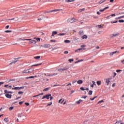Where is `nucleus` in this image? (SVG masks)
I'll return each mask as SVG.
<instances>
[{
  "label": "nucleus",
  "instance_id": "f257e3e1",
  "mask_svg": "<svg viewBox=\"0 0 124 124\" xmlns=\"http://www.w3.org/2000/svg\"><path fill=\"white\" fill-rule=\"evenodd\" d=\"M119 35H120V33L116 32L114 34H111L110 35V38H114V37H117V36H119Z\"/></svg>",
  "mask_w": 124,
  "mask_h": 124
},
{
  "label": "nucleus",
  "instance_id": "f03ea898",
  "mask_svg": "<svg viewBox=\"0 0 124 124\" xmlns=\"http://www.w3.org/2000/svg\"><path fill=\"white\" fill-rule=\"evenodd\" d=\"M41 46H42L43 48H50L51 47V45L49 44H46L41 45Z\"/></svg>",
  "mask_w": 124,
  "mask_h": 124
},
{
  "label": "nucleus",
  "instance_id": "7ed1b4c3",
  "mask_svg": "<svg viewBox=\"0 0 124 124\" xmlns=\"http://www.w3.org/2000/svg\"><path fill=\"white\" fill-rule=\"evenodd\" d=\"M67 69H68V67H64V68L59 69L58 71H59L60 72H62V71H64V70H67Z\"/></svg>",
  "mask_w": 124,
  "mask_h": 124
},
{
  "label": "nucleus",
  "instance_id": "20e7f679",
  "mask_svg": "<svg viewBox=\"0 0 124 124\" xmlns=\"http://www.w3.org/2000/svg\"><path fill=\"white\" fill-rule=\"evenodd\" d=\"M46 76H48V77H53V76H56V75H58L57 73H55L53 74H47Z\"/></svg>",
  "mask_w": 124,
  "mask_h": 124
},
{
  "label": "nucleus",
  "instance_id": "39448f33",
  "mask_svg": "<svg viewBox=\"0 0 124 124\" xmlns=\"http://www.w3.org/2000/svg\"><path fill=\"white\" fill-rule=\"evenodd\" d=\"M61 10H62V9H56L55 10H51V11H46L44 12V13H51V12H54V11H61Z\"/></svg>",
  "mask_w": 124,
  "mask_h": 124
},
{
  "label": "nucleus",
  "instance_id": "423d86ee",
  "mask_svg": "<svg viewBox=\"0 0 124 124\" xmlns=\"http://www.w3.org/2000/svg\"><path fill=\"white\" fill-rule=\"evenodd\" d=\"M68 21L69 23H74V22H76L77 19H75L74 18H69Z\"/></svg>",
  "mask_w": 124,
  "mask_h": 124
},
{
  "label": "nucleus",
  "instance_id": "0eeeda50",
  "mask_svg": "<svg viewBox=\"0 0 124 124\" xmlns=\"http://www.w3.org/2000/svg\"><path fill=\"white\" fill-rule=\"evenodd\" d=\"M118 53L119 54V53H120V51H114V52H111L109 55L110 56H113L114 54H116V53Z\"/></svg>",
  "mask_w": 124,
  "mask_h": 124
},
{
  "label": "nucleus",
  "instance_id": "6e6552de",
  "mask_svg": "<svg viewBox=\"0 0 124 124\" xmlns=\"http://www.w3.org/2000/svg\"><path fill=\"white\" fill-rule=\"evenodd\" d=\"M29 42L30 43H31L32 44H36V41L35 40H31H31H29Z\"/></svg>",
  "mask_w": 124,
  "mask_h": 124
},
{
  "label": "nucleus",
  "instance_id": "1a4fd4ad",
  "mask_svg": "<svg viewBox=\"0 0 124 124\" xmlns=\"http://www.w3.org/2000/svg\"><path fill=\"white\" fill-rule=\"evenodd\" d=\"M5 96L7 97V98H11L12 95L7 93L5 94Z\"/></svg>",
  "mask_w": 124,
  "mask_h": 124
},
{
  "label": "nucleus",
  "instance_id": "9d476101",
  "mask_svg": "<svg viewBox=\"0 0 124 124\" xmlns=\"http://www.w3.org/2000/svg\"><path fill=\"white\" fill-rule=\"evenodd\" d=\"M57 33L58 32H57L56 31H52L51 36H55V35H56V34H57Z\"/></svg>",
  "mask_w": 124,
  "mask_h": 124
},
{
  "label": "nucleus",
  "instance_id": "9b49d317",
  "mask_svg": "<svg viewBox=\"0 0 124 124\" xmlns=\"http://www.w3.org/2000/svg\"><path fill=\"white\" fill-rule=\"evenodd\" d=\"M82 50H86V48H79L78 49L76 50L75 52H79V51H81Z\"/></svg>",
  "mask_w": 124,
  "mask_h": 124
},
{
  "label": "nucleus",
  "instance_id": "f8f14e48",
  "mask_svg": "<svg viewBox=\"0 0 124 124\" xmlns=\"http://www.w3.org/2000/svg\"><path fill=\"white\" fill-rule=\"evenodd\" d=\"M30 69L25 70L22 71V73H30Z\"/></svg>",
  "mask_w": 124,
  "mask_h": 124
},
{
  "label": "nucleus",
  "instance_id": "ddd939ff",
  "mask_svg": "<svg viewBox=\"0 0 124 124\" xmlns=\"http://www.w3.org/2000/svg\"><path fill=\"white\" fill-rule=\"evenodd\" d=\"M81 38L82 39H87V38H88V36H87V35H84L81 36Z\"/></svg>",
  "mask_w": 124,
  "mask_h": 124
},
{
  "label": "nucleus",
  "instance_id": "4468645a",
  "mask_svg": "<svg viewBox=\"0 0 124 124\" xmlns=\"http://www.w3.org/2000/svg\"><path fill=\"white\" fill-rule=\"evenodd\" d=\"M19 40H23V41H25L26 40H31V39H22V38H19Z\"/></svg>",
  "mask_w": 124,
  "mask_h": 124
},
{
  "label": "nucleus",
  "instance_id": "2eb2a0df",
  "mask_svg": "<svg viewBox=\"0 0 124 124\" xmlns=\"http://www.w3.org/2000/svg\"><path fill=\"white\" fill-rule=\"evenodd\" d=\"M25 115H22V113H18V114H17V117H18V118H22V117H24Z\"/></svg>",
  "mask_w": 124,
  "mask_h": 124
},
{
  "label": "nucleus",
  "instance_id": "dca6fc26",
  "mask_svg": "<svg viewBox=\"0 0 124 124\" xmlns=\"http://www.w3.org/2000/svg\"><path fill=\"white\" fill-rule=\"evenodd\" d=\"M51 94H46V99H49V98H50V96H51Z\"/></svg>",
  "mask_w": 124,
  "mask_h": 124
},
{
  "label": "nucleus",
  "instance_id": "f3484780",
  "mask_svg": "<svg viewBox=\"0 0 124 124\" xmlns=\"http://www.w3.org/2000/svg\"><path fill=\"white\" fill-rule=\"evenodd\" d=\"M12 90H16V91H20V87H16L15 88H12Z\"/></svg>",
  "mask_w": 124,
  "mask_h": 124
},
{
  "label": "nucleus",
  "instance_id": "a211bd4d",
  "mask_svg": "<svg viewBox=\"0 0 124 124\" xmlns=\"http://www.w3.org/2000/svg\"><path fill=\"white\" fill-rule=\"evenodd\" d=\"M105 81L106 82L107 86H108L109 85V82H110V81H109V79H105Z\"/></svg>",
  "mask_w": 124,
  "mask_h": 124
},
{
  "label": "nucleus",
  "instance_id": "6ab92c4d",
  "mask_svg": "<svg viewBox=\"0 0 124 124\" xmlns=\"http://www.w3.org/2000/svg\"><path fill=\"white\" fill-rule=\"evenodd\" d=\"M41 64H42V63L32 65L31 67H32V66H38V65H41Z\"/></svg>",
  "mask_w": 124,
  "mask_h": 124
},
{
  "label": "nucleus",
  "instance_id": "aec40b11",
  "mask_svg": "<svg viewBox=\"0 0 124 124\" xmlns=\"http://www.w3.org/2000/svg\"><path fill=\"white\" fill-rule=\"evenodd\" d=\"M50 87H47L44 89V92H47L50 90Z\"/></svg>",
  "mask_w": 124,
  "mask_h": 124
},
{
  "label": "nucleus",
  "instance_id": "412c9836",
  "mask_svg": "<svg viewBox=\"0 0 124 124\" xmlns=\"http://www.w3.org/2000/svg\"><path fill=\"white\" fill-rule=\"evenodd\" d=\"M124 16H119L117 18H115V20H118L119 19H122V18H124Z\"/></svg>",
  "mask_w": 124,
  "mask_h": 124
},
{
  "label": "nucleus",
  "instance_id": "4be33fe9",
  "mask_svg": "<svg viewBox=\"0 0 124 124\" xmlns=\"http://www.w3.org/2000/svg\"><path fill=\"white\" fill-rule=\"evenodd\" d=\"M79 35H83L84 34V32L83 31H79L78 32Z\"/></svg>",
  "mask_w": 124,
  "mask_h": 124
},
{
  "label": "nucleus",
  "instance_id": "5701e85b",
  "mask_svg": "<svg viewBox=\"0 0 124 124\" xmlns=\"http://www.w3.org/2000/svg\"><path fill=\"white\" fill-rule=\"evenodd\" d=\"M75 0H65L66 2H73Z\"/></svg>",
  "mask_w": 124,
  "mask_h": 124
},
{
  "label": "nucleus",
  "instance_id": "b1692460",
  "mask_svg": "<svg viewBox=\"0 0 124 124\" xmlns=\"http://www.w3.org/2000/svg\"><path fill=\"white\" fill-rule=\"evenodd\" d=\"M34 59H35V60H39V59H40V56L34 57Z\"/></svg>",
  "mask_w": 124,
  "mask_h": 124
},
{
  "label": "nucleus",
  "instance_id": "393cba45",
  "mask_svg": "<svg viewBox=\"0 0 124 124\" xmlns=\"http://www.w3.org/2000/svg\"><path fill=\"white\" fill-rule=\"evenodd\" d=\"M97 84L98 85V86H100V85H101V81H97Z\"/></svg>",
  "mask_w": 124,
  "mask_h": 124
},
{
  "label": "nucleus",
  "instance_id": "a878e982",
  "mask_svg": "<svg viewBox=\"0 0 124 124\" xmlns=\"http://www.w3.org/2000/svg\"><path fill=\"white\" fill-rule=\"evenodd\" d=\"M78 84H82L83 83V81L82 80H79L77 82Z\"/></svg>",
  "mask_w": 124,
  "mask_h": 124
},
{
  "label": "nucleus",
  "instance_id": "bb28decb",
  "mask_svg": "<svg viewBox=\"0 0 124 124\" xmlns=\"http://www.w3.org/2000/svg\"><path fill=\"white\" fill-rule=\"evenodd\" d=\"M82 100L79 99L78 101L76 102V103H77V104H80V103H81V102H82Z\"/></svg>",
  "mask_w": 124,
  "mask_h": 124
},
{
  "label": "nucleus",
  "instance_id": "cd10ccee",
  "mask_svg": "<svg viewBox=\"0 0 124 124\" xmlns=\"http://www.w3.org/2000/svg\"><path fill=\"white\" fill-rule=\"evenodd\" d=\"M106 0H101L99 2V4H101L102 3H103V2H105Z\"/></svg>",
  "mask_w": 124,
  "mask_h": 124
},
{
  "label": "nucleus",
  "instance_id": "c85d7f7f",
  "mask_svg": "<svg viewBox=\"0 0 124 124\" xmlns=\"http://www.w3.org/2000/svg\"><path fill=\"white\" fill-rule=\"evenodd\" d=\"M58 35L60 36H62L63 35H65V33H59L58 34Z\"/></svg>",
  "mask_w": 124,
  "mask_h": 124
},
{
  "label": "nucleus",
  "instance_id": "c756f323",
  "mask_svg": "<svg viewBox=\"0 0 124 124\" xmlns=\"http://www.w3.org/2000/svg\"><path fill=\"white\" fill-rule=\"evenodd\" d=\"M64 42H65V43H70V40H64Z\"/></svg>",
  "mask_w": 124,
  "mask_h": 124
},
{
  "label": "nucleus",
  "instance_id": "7c9ffc66",
  "mask_svg": "<svg viewBox=\"0 0 124 124\" xmlns=\"http://www.w3.org/2000/svg\"><path fill=\"white\" fill-rule=\"evenodd\" d=\"M88 94H89V95H92V94H93V91L92 90L89 91L88 93Z\"/></svg>",
  "mask_w": 124,
  "mask_h": 124
},
{
  "label": "nucleus",
  "instance_id": "2f4dec72",
  "mask_svg": "<svg viewBox=\"0 0 124 124\" xmlns=\"http://www.w3.org/2000/svg\"><path fill=\"white\" fill-rule=\"evenodd\" d=\"M44 19V16H42L41 18H38V21H41L42 20H43Z\"/></svg>",
  "mask_w": 124,
  "mask_h": 124
},
{
  "label": "nucleus",
  "instance_id": "473e14b6",
  "mask_svg": "<svg viewBox=\"0 0 124 124\" xmlns=\"http://www.w3.org/2000/svg\"><path fill=\"white\" fill-rule=\"evenodd\" d=\"M18 62V60L14 61L13 62H11L10 63V64H12V63H16V62Z\"/></svg>",
  "mask_w": 124,
  "mask_h": 124
},
{
  "label": "nucleus",
  "instance_id": "72a5a7b5",
  "mask_svg": "<svg viewBox=\"0 0 124 124\" xmlns=\"http://www.w3.org/2000/svg\"><path fill=\"white\" fill-rule=\"evenodd\" d=\"M62 102H63V100H62V99H61L60 100H59V103H61L62 104Z\"/></svg>",
  "mask_w": 124,
  "mask_h": 124
},
{
  "label": "nucleus",
  "instance_id": "f704fd0d",
  "mask_svg": "<svg viewBox=\"0 0 124 124\" xmlns=\"http://www.w3.org/2000/svg\"><path fill=\"white\" fill-rule=\"evenodd\" d=\"M97 27L99 28V29H103V26H102L101 25H98Z\"/></svg>",
  "mask_w": 124,
  "mask_h": 124
},
{
  "label": "nucleus",
  "instance_id": "c9c22d12",
  "mask_svg": "<svg viewBox=\"0 0 124 124\" xmlns=\"http://www.w3.org/2000/svg\"><path fill=\"white\" fill-rule=\"evenodd\" d=\"M119 23H124V19H120L118 21Z\"/></svg>",
  "mask_w": 124,
  "mask_h": 124
},
{
  "label": "nucleus",
  "instance_id": "e433bc0d",
  "mask_svg": "<svg viewBox=\"0 0 124 124\" xmlns=\"http://www.w3.org/2000/svg\"><path fill=\"white\" fill-rule=\"evenodd\" d=\"M4 121L5 122V123H8V119L7 118H5L4 119Z\"/></svg>",
  "mask_w": 124,
  "mask_h": 124
},
{
  "label": "nucleus",
  "instance_id": "4c0bfd02",
  "mask_svg": "<svg viewBox=\"0 0 124 124\" xmlns=\"http://www.w3.org/2000/svg\"><path fill=\"white\" fill-rule=\"evenodd\" d=\"M74 61V59H70L68 60V61L70 62H73Z\"/></svg>",
  "mask_w": 124,
  "mask_h": 124
},
{
  "label": "nucleus",
  "instance_id": "58836bf2",
  "mask_svg": "<svg viewBox=\"0 0 124 124\" xmlns=\"http://www.w3.org/2000/svg\"><path fill=\"white\" fill-rule=\"evenodd\" d=\"M102 102H104V101L103 100H102L98 102V104H99L101 103Z\"/></svg>",
  "mask_w": 124,
  "mask_h": 124
},
{
  "label": "nucleus",
  "instance_id": "ea45409f",
  "mask_svg": "<svg viewBox=\"0 0 124 124\" xmlns=\"http://www.w3.org/2000/svg\"><path fill=\"white\" fill-rule=\"evenodd\" d=\"M10 110L11 111L12 110H13V109H14V107H11L9 108Z\"/></svg>",
  "mask_w": 124,
  "mask_h": 124
},
{
  "label": "nucleus",
  "instance_id": "a19ab883",
  "mask_svg": "<svg viewBox=\"0 0 124 124\" xmlns=\"http://www.w3.org/2000/svg\"><path fill=\"white\" fill-rule=\"evenodd\" d=\"M36 40L37 41H38V42H40V38H36Z\"/></svg>",
  "mask_w": 124,
  "mask_h": 124
},
{
  "label": "nucleus",
  "instance_id": "79ce46f5",
  "mask_svg": "<svg viewBox=\"0 0 124 124\" xmlns=\"http://www.w3.org/2000/svg\"><path fill=\"white\" fill-rule=\"evenodd\" d=\"M52 104H53V103L50 102L49 104L47 105V106H51V105H52Z\"/></svg>",
  "mask_w": 124,
  "mask_h": 124
},
{
  "label": "nucleus",
  "instance_id": "37998d69",
  "mask_svg": "<svg viewBox=\"0 0 124 124\" xmlns=\"http://www.w3.org/2000/svg\"><path fill=\"white\" fill-rule=\"evenodd\" d=\"M5 32H7V33L11 32V31L7 30V31H5Z\"/></svg>",
  "mask_w": 124,
  "mask_h": 124
},
{
  "label": "nucleus",
  "instance_id": "c03bdc74",
  "mask_svg": "<svg viewBox=\"0 0 124 124\" xmlns=\"http://www.w3.org/2000/svg\"><path fill=\"white\" fill-rule=\"evenodd\" d=\"M24 93V92H18V94H23Z\"/></svg>",
  "mask_w": 124,
  "mask_h": 124
},
{
  "label": "nucleus",
  "instance_id": "a18cd8bd",
  "mask_svg": "<svg viewBox=\"0 0 124 124\" xmlns=\"http://www.w3.org/2000/svg\"><path fill=\"white\" fill-rule=\"evenodd\" d=\"M120 123H122V121L120 120L119 121H117L115 123V124H120Z\"/></svg>",
  "mask_w": 124,
  "mask_h": 124
},
{
  "label": "nucleus",
  "instance_id": "49530a36",
  "mask_svg": "<svg viewBox=\"0 0 124 124\" xmlns=\"http://www.w3.org/2000/svg\"><path fill=\"white\" fill-rule=\"evenodd\" d=\"M81 48H84V47H86V45H82L80 46Z\"/></svg>",
  "mask_w": 124,
  "mask_h": 124
},
{
  "label": "nucleus",
  "instance_id": "de8ad7c7",
  "mask_svg": "<svg viewBox=\"0 0 124 124\" xmlns=\"http://www.w3.org/2000/svg\"><path fill=\"white\" fill-rule=\"evenodd\" d=\"M80 90H81V91H85V90H86L85 89H84L83 87H80Z\"/></svg>",
  "mask_w": 124,
  "mask_h": 124
},
{
  "label": "nucleus",
  "instance_id": "09e8293b",
  "mask_svg": "<svg viewBox=\"0 0 124 124\" xmlns=\"http://www.w3.org/2000/svg\"><path fill=\"white\" fill-rule=\"evenodd\" d=\"M10 81H16V79H10L9 80H8L7 82H9Z\"/></svg>",
  "mask_w": 124,
  "mask_h": 124
},
{
  "label": "nucleus",
  "instance_id": "8fccbe9b",
  "mask_svg": "<svg viewBox=\"0 0 124 124\" xmlns=\"http://www.w3.org/2000/svg\"><path fill=\"white\" fill-rule=\"evenodd\" d=\"M110 16H112V17H114V16H116V14H111V15H110Z\"/></svg>",
  "mask_w": 124,
  "mask_h": 124
},
{
  "label": "nucleus",
  "instance_id": "3c124183",
  "mask_svg": "<svg viewBox=\"0 0 124 124\" xmlns=\"http://www.w3.org/2000/svg\"><path fill=\"white\" fill-rule=\"evenodd\" d=\"M105 10H104V9H100L99 10V12H103V11H104Z\"/></svg>",
  "mask_w": 124,
  "mask_h": 124
},
{
  "label": "nucleus",
  "instance_id": "603ef678",
  "mask_svg": "<svg viewBox=\"0 0 124 124\" xmlns=\"http://www.w3.org/2000/svg\"><path fill=\"white\" fill-rule=\"evenodd\" d=\"M23 103H24V101H20L19 102V104H20V105L23 104Z\"/></svg>",
  "mask_w": 124,
  "mask_h": 124
},
{
  "label": "nucleus",
  "instance_id": "864d4df0",
  "mask_svg": "<svg viewBox=\"0 0 124 124\" xmlns=\"http://www.w3.org/2000/svg\"><path fill=\"white\" fill-rule=\"evenodd\" d=\"M121 71H122V70L118 69L116 70V72L117 73L120 72Z\"/></svg>",
  "mask_w": 124,
  "mask_h": 124
},
{
  "label": "nucleus",
  "instance_id": "5fc2aeb1",
  "mask_svg": "<svg viewBox=\"0 0 124 124\" xmlns=\"http://www.w3.org/2000/svg\"><path fill=\"white\" fill-rule=\"evenodd\" d=\"M108 8H109V6L108 7H106L104 8V10H106V9H108Z\"/></svg>",
  "mask_w": 124,
  "mask_h": 124
},
{
  "label": "nucleus",
  "instance_id": "6e6d98bb",
  "mask_svg": "<svg viewBox=\"0 0 124 124\" xmlns=\"http://www.w3.org/2000/svg\"><path fill=\"white\" fill-rule=\"evenodd\" d=\"M4 93H9V92L7 90H5Z\"/></svg>",
  "mask_w": 124,
  "mask_h": 124
},
{
  "label": "nucleus",
  "instance_id": "4d7b16f0",
  "mask_svg": "<svg viewBox=\"0 0 124 124\" xmlns=\"http://www.w3.org/2000/svg\"><path fill=\"white\" fill-rule=\"evenodd\" d=\"M25 105H27V106H29L30 105V103H25Z\"/></svg>",
  "mask_w": 124,
  "mask_h": 124
},
{
  "label": "nucleus",
  "instance_id": "13d9d810",
  "mask_svg": "<svg viewBox=\"0 0 124 124\" xmlns=\"http://www.w3.org/2000/svg\"><path fill=\"white\" fill-rule=\"evenodd\" d=\"M3 84H4V82H0V86H1Z\"/></svg>",
  "mask_w": 124,
  "mask_h": 124
},
{
  "label": "nucleus",
  "instance_id": "bf43d9fd",
  "mask_svg": "<svg viewBox=\"0 0 124 124\" xmlns=\"http://www.w3.org/2000/svg\"><path fill=\"white\" fill-rule=\"evenodd\" d=\"M75 91L74 90L71 91V93L70 94H72V93H74Z\"/></svg>",
  "mask_w": 124,
  "mask_h": 124
},
{
  "label": "nucleus",
  "instance_id": "052dcab7",
  "mask_svg": "<svg viewBox=\"0 0 124 124\" xmlns=\"http://www.w3.org/2000/svg\"><path fill=\"white\" fill-rule=\"evenodd\" d=\"M57 86H59V85H52L51 87H57Z\"/></svg>",
  "mask_w": 124,
  "mask_h": 124
},
{
  "label": "nucleus",
  "instance_id": "680f3d73",
  "mask_svg": "<svg viewBox=\"0 0 124 124\" xmlns=\"http://www.w3.org/2000/svg\"><path fill=\"white\" fill-rule=\"evenodd\" d=\"M92 82L93 83V85H94L95 86H96V84H95V81H92Z\"/></svg>",
  "mask_w": 124,
  "mask_h": 124
},
{
  "label": "nucleus",
  "instance_id": "e2e57ef3",
  "mask_svg": "<svg viewBox=\"0 0 124 124\" xmlns=\"http://www.w3.org/2000/svg\"><path fill=\"white\" fill-rule=\"evenodd\" d=\"M26 78H34V77L31 76V77H27Z\"/></svg>",
  "mask_w": 124,
  "mask_h": 124
},
{
  "label": "nucleus",
  "instance_id": "0e129e2a",
  "mask_svg": "<svg viewBox=\"0 0 124 124\" xmlns=\"http://www.w3.org/2000/svg\"><path fill=\"white\" fill-rule=\"evenodd\" d=\"M56 40H50L51 42H56Z\"/></svg>",
  "mask_w": 124,
  "mask_h": 124
},
{
  "label": "nucleus",
  "instance_id": "69168bd1",
  "mask_svg": "<svg viewBox=\"0 0 124 124\" xmlns=\"http://www.w3.org/2000/svg\"><path fill=\"white\" fill-rule=\"evenodd\" d=\"M64 54H68V51H64Z\"/></svg>",
  "mask_w": 124,
  "mask_h": 124
},
{
  "label": "nucleus",
  "instance_id": "338daca9",
  "mask_svg": "<svg viewBox=\"0 0 124 124\" xmlns=\"http://www.w3.org/2000/svg\"><path fill=\"white\" fill-rule=\"evenodd\" d=\"M9 28V25H7L5 27V29H8Z\"/></svg>",
  "mask_w": 124,
  "mask_h": 124
},
{
  "label": "nucleus",
  "instance_id": "774afa93",
  "mask_svg": "<svg viewBox=\"0 0 124 124\" xmlns=\"http://www.w3.org/2000/svg\"><path fill=\"white\" fill-rule=\"evenodd\" d=\"M121 62H122L123 64H124V60L121 61Z\"/></svg>",
  "mask_w": 124,
  "mask_h": 124
}]
</instances>
